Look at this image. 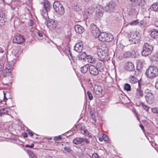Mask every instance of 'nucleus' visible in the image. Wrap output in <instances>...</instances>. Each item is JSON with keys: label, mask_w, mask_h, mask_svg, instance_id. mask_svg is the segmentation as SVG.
<instances>
[{"label": "nucleus", "mask_w": 158, "mask_h": 158, "mask_svg": "<svg viewBox=\"0 0 158 158\" xmlns=\"http://www.w3.org/2000/svg\"><path fill=\"white\" fill-rule=\"evenodd\" d=\"M145 74L150 79H153L158 76V68L154 66H150L146 70Z\"/></svg>", "instance_id": "f257e3e1"}, {"label": "nucleus", "mask_w": 158, "mask_h": 158, "mask_svg": "<svg viewBox=\"0 0 158 158\" xmlns=\"http://www.w3.org/2000/svg\"><path fill=\"white\" fill-rule=\"evenodd\" d=\"M153 50V47L147 43L144 44L142 51V54L144 56H147L150 55Z\"/></svg>", "instance_id": "f03ea898"}, {"label": "nucleus", "mask_w": 158, "mask_h": 158, "mask_svg": "<svg viewBox=\"0 0 158 158\" xmlns=\"http://www.w3.org/2000/svg\"><path fill=\"white\" fill-rule=\"evenodd\" d=\"M53 7L55 11L60 15H62L64 13V9L62 4L59 2H55Z\"/></svg>", "instance_id": "7ed1b4c3"}, {"label": "nucleus", "mask_w": 158, "mask_h": 158, "mask_svg": "<svg viewBox=\"0 0 158 158\" xmlns=\"http://www.w3.org/2000/svg\"><path fill=\"white\" fill-rule=\"evenodd\" d=\"M101 50L98 51L97 52V54L98 56L99 60L102 61L105 60L107 57L108 56L107 52V48L104 49L103 48H101Z\"/></svg>", "instance_id": "20e7f679"}, {"label": "nucleus", "mask_w": 158, "mask_h": 158, "mask_svg": "<svg viewBox=\"0 0 158 158\" xmlns=\"http://www.w3.org/2000/svg\"><path fill=\"white\" fill-rule=\"evenodd\" d=\"M90 27L92 34L95 38H97V36L100 33V29L94 23L92 24Z\"/></svg>", "instance_id": "39448f33"}, {"label": "nucleus", "mask_w": 158, "mask_h": 158, "mask_svg": "<svg viewBox=\"0 0 158 158\" xmlns=\"http://www.w3.org/2000/svg\"><path fill=\"white\" fill-rule=\"evenodd\" d=\"M116 4L114 2L111 1L105 6L104 9L106 12L113 11L115 7Z\"/></svg>", "instance_id": "423d86ee"}, {"label": "nucleus", "mask_w": 158, "mask_h": 158, "mask_svg": "<svg viewBox=\"0 0 158 158\" xmlns=\"http://www.w3.org/2000/svg\"><path fill=\"white\" fill-rule=\"evenodd\" d=\"M25 41L23 36L20 34H18L14 37L13 39L14 43L20 44Z\"/></svg>", "instance_id": "0eeeda50"}, {"label": "nucleus", "mask_w": 158, "mask_h": 158, "mask_svg": "<svg viewBox=\"0 0 158 158\" xmlns=\"http://www.w3.org/2000/svg\"><path fill=\"white\" fill-rule=\"evenodd\" d=\"M90 74L94 76L97 75L99 73V70L98 68L94 66L91 65L89 69Z\"/></svg>", "instance_id": "6e6552de"}, {"label": "nucleus", "mask_w": 158, "mask_h": 158, "mask_svg": "<svg viewBox=\"0 0 158 158\" xmlns=\"http://www.w3.org/2000/svg\"><path fill=\"white\" fill-rule=\"evenodd\" d=\"M12 69L11 68V67L9 64L6 65V67L4 70L3 75L4 77H7L8 76H10L11 73Z\"/></svg>", "instance_id": "1a4fd4ad"}, {"label": "nucleus", "mask_w": 158, "mask_h": 158, "mask_svg": "<svg viewBox=\"0 0 158 158\" xmlns=\"http://www.w3.org/2000/svg\"><path fill=\"white\" fill-rule=\"evenodd\" d=\"M83 49V45L82 42L76 43L74 46V50L78 52H82Z\"/></svg>", "instance_id": "9d476101"}, {"label": "nucleus", "mask_w": 158, "mask_h": 158, "mask_svg": "<svg viewBox=\"0 0 158 158\" xmlns=\"http://www.w3.org/2000/svg\"><path fill=\"white\" fill-rule=\"evenodd\" d=\"M137 35L135 34L133 32H131L128 33L127 35L129 41L131 42H133L134 40V43H135V39Z\"/></svg>", "instance_id": "9b49d317"}, {"label": "nucleus", "mask_w": 158, "mask_h": 158, "mask_svg": "<svg viewBox=\"0 0 158 158\" xmlns=\"http://www.w3.org/2000/svg\"><path fill=\"white\" fill-rule=\"evenodd\" d=\"M44 7L46 12L50 10L52 6L50 2L47 0H44Z\"/></svg>", "instance_id": "f8f14e48"}, {"label": "nucleus", "mask_w": 158, "mask_h": 158, "mask_svg": "<svg viewBox=\"0 0 158 158\" xmlns=\"http://www.w3.org/2000/svg\"><path fill=\"white\" fill-rule=\"evenodd\" d=\"M137 97L139 98V96L142 97L143 95V91L140 86L139 82H138V87L136 89Z\"/></svg>", "instance_id": "ddd939ff"}, {"label": "nucleus", "mask_w": 158, "mask_h": 158, "mask_svg": "<svg viewBox=\"0 0 158 158\" xmlns=\"http://www.w3.org/2000/svg\"><path fill=\"white\" fill-rule=\"evenodd\" d=\"M145 97L147 102L149 104H152L154 102V99L152 94H149V96H145Z\"/></svg>", "instance_id": "4468645a"}, {"label": "nucleus", "mask_w": 158, "mask_h": 158, "mask_svg": "<svg viewBox=\"0 0 158 158\" xmlns=\"http://www.w3.org/2000/svg\"><path fill=\"white\" fill-rule=\"evenodd\" d=\"M126 69L129 71H132L134 70V66L133 64L131 62H127L126 64Z\"/></svg>", "instance_id": "2eb2a0df"}, {"label": "nucleus", "mask_w": 158, "mask_h": 158, "mask_svg": "<svg viewBox=\"0 0 158 158\" xmlns=\"http://www.w3.org/2000/svg\"><path fill=\"white\" fill-rule=\"evenodd\" d=\"M81 2V1L80 2L78 0H77V3L75 4L73 6V9L75 11H78L81 10L82 4Z\"/></svg>", "instance_id": "dca6fc26"}, {"label": "nucleus", "mask_w": 158, "mask_h": 158, "mask_svg": "<svg viewBox=\"0 0 158 158\" xmlns=\"http://www.w3.org/2000/svg\"><path fill=\"white\" fill-rule=\"evenodd\" d=\"M75 29L76 32L79 34H81L84 31V29L83 27L79 25H77L75 26Z\"/></svg>", "instance_id": "f3484780"}, {"label": "nucleus", "mask_w": 158, "mask_h": 158, "mask_svg": "<svg viewBox=\"0 0 158 158\" xmlns=\"http://www.w3.org/2000/svg\"><path fill=\"white\" fill-rule=\"evenodd\" d=\"M7 20V17L5 13H0V23H3L5 22Z\"/></svg>", "instance_id": "a211bd4d"}, {"label": "nucleus", "mask_w": 158, "mask_h": 158, "mask_svg": "<svg viewBox=\"0 0 158 158\" xmlns=\"http://www.w3.org/2000/svg\"><path fill=\"white\" fill-rule=\"evenodd\" d=\"M151 37L154 39L158 38V31L155 29H152L151 33Z\"/></svg>", "instance_id": "6ab92c4d"}, {"label": "nucleus", "mask_w": 158, "mask_h": 158, "mask_svg": "<svg viewBox=\"0 0 158 158\" xmlns=\"http://www.w3.org/2000/svg\"><path fill=\"white\" fill-rule=\"evenodd\" d=\"M106 33L105 32L101 33L97 36L99 40L101 41L105 42V38L106 35Z\"/></svg>", "instance_id": "aec40b11"}, {"label": "nucleus", "mask_w": 158, "mask_h": 158, "mask_svg": "<svg viewBox=\"0 0 158 158\" xmlns=\"http://www.w3.org/2000/svg\"><path fill=\"white\" fill-rule=\"evenodd\" d=\"M98 68L99 69L100 72H102L105 69V66L104 63L102 61L101 62H98L97 64Z\"/></svg>", "instance_id": "412c9836"}, {"label": "nucleus", "mask_w": 158, "mask_h": 158, "mask_svg": "<svg viewBox=\"0 0 158 158\" xmlns=\"http://www.w3.org/2000/svg\"><path fill=\"white\" fill-rule=\"evenodd\" d=\"M94 90L96 94L99 95L102 92V88L100 85L96 86L94 87Z\"/></svg>", "instance_id": "4be33fe9"}, {"label": "nucleus", "mask_w": 158, "mask_h": 158, "mask_svg": "<svg viewBox=\"0 0 158 158\" xmlns=\"http://www.w3.org/2000/svg\"><path fill=\"white\" fill-rule=\"evenodd\" d=\"M106 36L105 38V41L110 42L113 39V35L110 34L106 33Z\"/></svg>", "instance_id": "5701e85b"}, {"label": "nucleus", "mask_w": 158, "mask_h": 158, "mask_svg": "<svg viewBox=\"0 0 158 158\" xmlns=\"http://www.w3.org/2000/svg\"><path fill=\"white\" fill-rule=\"evenodd\" d=\"M83 139L81 138H75L73 141L74 144H78L81 143L83 142Z\"/></svg>", "instance_id": "b1692460"}, {"label": "nucleus", "mask_w": 158, "mask_h": 158, "mask_svg": "<svg viewBox=\"0 0 158 158\" xmlns=\"http://www.w3.org/2000/svg\"><path fill=\"white\" fill-rule=\"evenodd\" d=\"M89 66L88 64H86L81 68V71L83 73H86L89 69Z\"/></svg>", "instance_id": "393cba45"}, {"label": "nucleus", "mask_w": 158, "mask_h": 158, "mask_svg": "<svg viewBox=\"0 0 158 158\" xmlns=\"http://www.w3.org/2000/svg\"><path fill=\"white\" fill-rule=\"evenodd\" d=\"M135 52L134 50L132 51L131 53L129 52H126L124 53L123 55V56L124 58L129 57L131 56H134L133 53Z\"/></svg>", "instance_id": "a878e982"}, {"label": "nucleus", "mask_w": 158, "mask_h": 158, "mask_svg": "<svg viewBox=\"0 0 158 158\" xmlns=\"http://www.w3.org/2000/svg\"><path fill=\"white\" fill-rule=\"evenodd\" d=\"M130 82L132 83H135L136 82L137 83V85H138V80L134 76H131L129 78Z\"/></svg>", "instance_id": "bb28decb"}, {"label": "nucleus", "mask_w": 158, "mask_h": 158, "mask_svg": "<svg viewBox=\"0 0 158 158\" xmlns=\"http://www.w3.org/2000/svg\"><path fill=\"white\" fill-rule=\"evenodd\" d=\"M81 133L85 136H87L89 137H91L90 134L89 132L85 129H81Z\"/></svg>", "instance_id": "cd10ccee"}, {"label": "nucleus", "mask_w": 158, "mask_h": 158, "mask_svg": "<svg viewBox=\"0 0 158 158\" xmlns=\"http://www.w3.org/2000/svg\"><path fill=\"white\" fill-rule=\"evenodd\" d=\"M87 55L85 52H82L80 56H79V58L81 60L85 61V59L87 57Z\"/></svg>", "instance_id": "c85d7f7f"}, {"label": "nucleus", "mask_w": 158, "mask_h": 158, "mask_svg": "<svg viewBox=\"0 0 158 158\" xmlns=\"http://www.w3.org/2000/svg\"><path fill=\"white\" fill-rule=\"evenodd\" d=\"M95 15L98 17H101L102 15V12L101 10L97 9L96 11Z\"/></svg>", "instance_id": "c756f323"}, {"label": "nucleus", "mask_w": 158, "mask_h": 158, "mask_svg": "<svg viewBox=\"0 0 158 158\" xmlns=\"http://www.w3.org/2000/svg\"><path fill=\"white\" fill-rule=\"evenodd\" d=\"M153 10L154 11H156L158 9V3L156 2L153 3L152 6Z\"/></svg>", "instance_id": "7c9ffc66"}, {"label": "nucleus", "mask_w": 158, "mask_h": 158, "mask_svg": "<svg viewBox=\"0 0 158 158\" xmlns=\"http://www.w3.org/2000/svg\"><path fill=\"white\" fill-rule=\"evenodd\" d=\"M124 88L125 90L127 91H130L131 89V86L130 85L127 83H126L125 85Z\"/></svg>", "instance_id": "2f4dec72"}, {"label": "nucleus", "mask_w": 158, "mask_h": 158, "mask_svg": "<svg viewBox=\"0 0 158 158\" xmlns=\"http://www.w3.org/2000/svg\"><path fill=\"white\" fill-rule=\"evenodd\" d=\"M28 153L30 155V158H37L32 151H28Z\"/></svg>", "instance_id": "473e14b6"}, {"label": "nucleus", "mask_w": 158, "mask_h": 158, "mask_svg": "<svg viewBox=\"0 0 158 158\" xmlns=\"http://www.w3.org/2000/svg\"><path fill=\"white\" fill-rule=\"evenodd\" d=\"M87 59L88 60V61L90 63H93L94 61V59L91 56H87Z\"/></svg>", "instance_id": "72a5a7b5"}, {"label": "nucleus", "mask_w": 158, "mask_h": 158, "mask_svg": "<svg viewBox=\"0 0 158 158\" xmlns=\"http://www.w3.org/2000/svg\"><path fill=\"white\" fill-rule=\"evenodd\" d=\"M19 53L17 52L13 56V60H12V61L14 62V60H17V59L19 57Z\"/></svg>", "instance_id": "f704fd0d"}, {"label": "nucleus", "mask_w": 158, "mask_h": 158, "mask_svg": "<svg viewBox=\"0 0 158 158\" xmlns=\"http://www.w3.org/2000/svg\"><path fill=\"white\" fill-rule=\"evenodd\" d=\"M139 6H142L145 3V0H136Z\"/></svg>", "instance_id": "c9c22d12"}, {"label": "nucleus", "mask_w": 158, "mask_h": 158, "mask_svg": "<svg viewBox=\"0 0 158 158\" xmlns=\"http://www.w3.org/2000/svg\"><path fill=\"white\" fill-rule=\"evenodd\" d=\"M144 93L146 94V95H145V96H149V94H152V93L151 92V91L148 89H145Z\"/></svg>", "instance_id": "e433bc0d"}, {"label": "nucleus", "mask_w": 158, "mask_h": 158, "mask_svg": "<svg viewBox=\"0 0 158 158\" xmlns=\"http://www.w3.org/2000/svg\"><path fill=\"white\" fill-rule=\"evenodd\" d=\"M87 94L88 95L89 99L90 100H92L93 98V96L91 93L89 91H88L87 92Z\"/></svg>", "instance_id": "4c0bfd02"}, {"label": "nucleus", "mask_w": 158, "mask_h": 158, "mask_svg": "<svg viewBox=\"0 0 158 158\" xmlns=\"http://www.w3.org/2000/svg\"><path fill=\"white\" fill-rule=\"evenodd\" d=\"M138 23V20H135L131 22L129 24L131 25H135Z\"/></svg>", "instance_id": "58836bf2"}, {"label": "nucleus", "mask_w": 158, "mask_h": 158, "mask_svg": "<svg viewBox=\"0 0 158 158\" xmlns=\"http://www.w3.org/2000/svg\"><path fill=\"white\" fill-rule=\"evenodd\" d=\"M1 113L3 114H6L8 112V111L5 108H2L1 109Z\"/></svg>", "instance_id": "ea45409f"}, {"label": "nucleus", "mask_w": 158, "mask_h": 158, "mask_svg": "<svg viewBox=\"0 0 158 158\" xmlns=\"http://www.w3.org/2000/svg\"><path fill=\"white\" fill-rule=\"evenodd\" d=\"M102 137L103 139L106 141L108 142V141L109 140L108 137L106 135L103 134Z\"/></svg>", "instance_id": "a19ab883"}, {"label": "nucleus", "mask_w": 158, "mask_h": 158, "mask_svg": "<svg viewBox=\"0 0 158 158\" xmlns=\"http://www.w3.org/2000/svg\"><path fill=\"white\" fill-rule=\"evenodd\" d=\"M3 94H4V99L3 100L5 102H6V100L7 99V98L6 95L7 94H8L9 93L8 92L5 93L4 91H3Z\"/></svg>", "instance_id": "79ce46f5"}, {"label": "nucleus", "mask_w": 158, "mask_h": 158, "mask_svg": "<svg viewBox=\"0 0 158 158\" xmlns=\"http://www.w3.org/2000/svg\"><path fill=\"white\" fill-rule=\"evenodd\" d=\"M52 21L50 19H48L47 21L46 22V25L48 27H50L52 24Z\"/></svg>", "instance_id": "37998d69"}, {"label": "nucleus", "mask_w": 158, "mask_h": 158, "mask_svg": "<svg viewBox=\"0 0 158 158\" xmlns=\"http://www.w3.org/2000/svg\"><path fill=\"white\" fill-rule=\"evenodd\" d=\"M54 140L55 141H60L62 140V138L60 135L58 137H55Z\"/></svg>", "instance_id": "c03bdc74"}, {"label": "nucleus", "mask_w": 158, "mask_h": 158, "mask_svg": "<svg viewBox=\"0 0 158 158\" xmlns=\"http://www.w3.org/2000/svg\"><path fill=\"white\" fill-rule=\"evenodd\" d=\"M143 107L145 109L146 111H148L149 109V107H148L147 105L143 104H142Z\"/></svg>", "instance_id": "a18cd8bd"}, {"label": "nucleus", "mask_w": 158, "mask_h": 158, "mask_svg": "<svg viewBox=\"0 0 158 158\" xmlns=\"http://www.w3.org/2000/svg\"><path fill=\"white\" fill-rule=\"evenodd\" d=\"M64 149L69 152H70L72 151V150L69 147L67 146L65 147L64 148Z\"/></svg>", "instance_id": "49530a36"}, {"label": "nucleus", "mask_w": 158, "mask_h": 158, "mask_svg": "<svg viewBox=\"0 0 158 158\" xmlns=\"http://www.w3.org/2000/svg\"><path fill=\"white\" fill-rule=\"evenodd\" d=\"M90 113L91 117L94 120H95V117L94 115V114L93 113L92 111H90Z\"/></svg>", "instance_id": "de8ad7c7"}, {"label": "nucleus", "mask_w": 158, "mask_h": 158, "mask_svg": "<svg viewBox=\"0 0 158 158\" xmlns=\"http://www.w3.org/2000/svg\"><path fill=\"white\" fill-rule=\"evenodd\" d=\"M98 158V156L97 153H94L92 155V158Z\"/></svg>", "instance_id": "09e8293b"}, {"label": "nucleus", "mask_w": 158, "mask_h": 158, "mask_svg": "<svg viewBox=\"0 0 158 158\" xmlns=\"http://www.w3.org/2000/svg\"><path fill=\"white\" fill-rule=\"evenodd\" d=\"M85 14H86V15L88 16L90 14L89 10H86L84 11Z\"/></svg>", "instance_id": "8fccbe9b"}, {"label": "nucleus", "mask_w": 158, "mask_h": 158, "mask_svg": "<svg viewBox=\"0 0 158 158\" xmlns=\"http://www.w3.org/2000/svg\"><path fill=\"white\" fill-rule=\"evenodd\" d=\"M83 142H85L86 143H90L89 140L88 139H84Z\"/></svg>", "instance_id": "3c124183"}, {"label": "nucleus", "mask_w": 158, "mask_h": 158, "mask_svg": "<svg viewBox=\"0 0 158 158\" xmlns=\"http://www.w3.org/2000/svg\"><path fill=\"white\" fill-rule=\"evenodd\" d=\"M28 134L31 137H32L33 135V133L30 130L28 131Z\"/></svg>", "instance_id": "603ef678"}, {"label": "nucleus", "mask_w": 158, "mask_h": 158, "mask_svg": "<svg viewBox=\"0 0 158 158\" xmlns=\"http://www.w3.org/2000/svg\"><path fill=\"white\" fill-rule=\"evenodd\" d=\"M152 111L154 113H158V111L156 110V108H152Z\"/></svg>", "instance_id": "864d4df0"}, {"label": "nucleus", "mask_w": 158, "mask_h": 158, "mask_svg": "<svg viewBox=\"0 0 158 158\" xmlns=\"http://www.w3.org/2000/svg\"><path fill=\"white\" fill-rule=\"evenodd\" d=\"M101 48H103L104 49H105L106 48H107V52L108 53V47L106 46V45H103L102 46V47Z\"/></svg>", "instance_id": "5fc2aeb1"}, {"label": "nucleus", "mask_w": 158, "mask_h": 158, "mask_svg": "<svg viewBox=\"0 0 158 158\" xmlns=\"http://www.w3.org/2000/svg\"><path fill=\"white\" fill-rule=\"evenodd\" d=\"M34 145L33 144H31V145H26V147H29L31 148H32L34 147Z\"/></svg>", "instance_id": "6e6d98bb"}, {"label": "nucleus", "mask_w": 158, "mask_h": 158, "mask_svg": "<svg viewBox=\"0 0 158 158\" xmlns=\"http://www.w3.org/2000/svg\"><path fill=\"white\" fill-rule=\"evenodd\" d=\"M155 88L158 90V79L156 80V82Z\"/></svg>", "instance_id": "4d7b16f0"}, {"label": "nucleus", "mask_w": 158, "mask_h": 158, "mask_svg": "<svg viewBox=\"0 0 158 158\" xmlns=\"http://www.w3.org/2000/svg\"><path fill=\"white\" fill-rule=\"evenodd\" d=\"M37 33L38 35L40 37H42L43 36V35L42 33H40V32H38Z\"/></svg>", "instance_id": "13d9d810"}, {"label": "nucleus", "mask_w": 158, "mask_h": 158, "mask_svg": "<svg viewBox=\"0 0 158 158\" xmlns=\"http://www.w3.org/2000/svg\"><path fill=\"white\" fill-rule=\"evenodd\" d=\"M154 25L156 27H158V21H157L155 22Z\"/></svg>", "instance_id": "bf43d9fd"}, {"label": "nucleus", "mask_w": 158, "mask_h": 158, "mask_svg": "<svg viewBox=\"0 0 158 158\" xmlns=\"http://www.w3.org/2000/svg\"><path fill=\"white\" fill-rule=\"evenodd\" d=\"M23 136L24 138H27V133H25L23 134Z\"/></svg>", "instance_id": "052dcab7"}, {"label": "nucleus", "mask_w": 158, "mask_h": 158, "mask_svg": "<svg viewBox=\"0 0 158 158\" xmlns=\"http://www.w3.org/2000/svg\"><path fill=\"white\" fill-rule=\"evenodd\" d=\"M143 21H141L140 22V23H139V25L140 26H141L143 24Z\"/></svg>", "instance_id": "680f3d73"}, {"label": "nucleus", "mask_w": 158, "mask_h": 158, "mask_svg": "<svg viewBox=\"0 0 158 158\" xmlns=\"http://www.w3.org/2000/svg\"><path fill=\"white\" fill-rule=\"evenodd\" d=\"M140 127L143 130L144 127L142 125H140Z\"/></svg>", "instance_id": "e2e57ef3"}, {"label": "nucleus", "mask_w": 158, "mask_h": 158, "mask_svg": "<svg viewBox=\"0 0 158 158\" xmlns=\"http://www.w3.org/2000/svg\"><path fill=\"white\" fill-rule=\"evenodd\" d=\"M99 139L100 141H102L103 140V138L102 139V138H99Z\"/></svg>", "instance_id": "0e129e2a"}, {"label": "nucleus", "mask_w": 158, "mask_h": 158, "mask_svg": "<svg viewBox=\"0 0 158 158\" xmlns=\"http://www.w3.org/2000/svg\"><path fill=\"white\" fill-rule=\"evenodd\" d=\"M2 7L0 6V13H1L2 12H1V11L2 10Z\"/></svg>", "instance_id": "69168bd1"}, {"label": "nucleus", "mask_w": 158, "mask_h": 158, "mask_svg": "<svg viewBox=\"0 0 158 158\" xmlns=\"http://www.w3.org/2000/svg\"><path fill=\"white\" fill-rule=\"evenodd\" d=\"M134 113L136 115H137V112H136V111L135 110H134Z\"/></svg>", "instance_id": "338daca9"}, {"label": "nucleus", "mask_w": 158, "mask_h": 158, "mask_svg": "<svg viewBox=\"0 0 158 158\" xmlns=\"http://www.w3.org/2000/svg\"><path fill=\"white\" fill-rule=\"evenodd\" d=\"M136 117H137V119H138V120H139V118L138 115H136Z\"/></svg>", "instance_id": "774afa93"}]
</instances>
